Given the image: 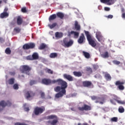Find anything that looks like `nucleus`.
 Masks as SVG:
<instances>
[{"label": "nucleus", "instance_id": "obj_1", "mask_svg": "<svg viewBox=\"0 0 125 125\" xmlns=\"http://www.w3.org/2000/svg\"><path fill=\"white\" fill-rule=\"evenodd\" d=\"M109 101L111 104L116 105V101L118 104H121L122 105H125V101H122L120 98L115 94H112L110 95Z\"/></svg>", "mask_w": 125, "mask_h": 125}, {"label": "nucleus", "instance_id": "obj_2", "mask_svg": "<svg viewBox=\"0 0 125 125\" xmlns=\"http://www.w3.org/2000/svg\"><path fill=\"white\" fill-rule=\"evenodd\" d=\"M53 83H58L59 85H61L62 90V92H66V88L68 87V83L66 81H64V80L59 79L57 80H54Z\"/></svg>", "mask_w": 125, "mask_h": 125}, {"label": "nucleus", "instance_id": "obj_3", "mask_svg": "<svg viewBox=\"0 0 125 125\" xmlns=\"http://www.w3.org/2000/svg\"><path fill=\"white\" fill-rule=\"evenodd\" d=\"M85 35L87 38V40L89 42V44L92 47H95L96 46V40L95 39L91 38V36L89 34V32L87 31H84Z\"/></svg>", "mask_w": 125, "mask_h": 125}, {"label": "nucleus", "instance_id": "obj_4", "mask_svg": "<svg viewBox=\"0 0 125 125\" xmlns=\"http://www.w3.org/2000/svg\"><path fill=\"white\" fill-rule=\"evenodd\" d=\"M31 70H32V68L27 65H21L20 68L21 73H22V74H26V75H28V76H29L30 74V71Z\"/></svg>", "mask_w": 125, "mask_h": 125}, {"label": "nucleus", "instance_id": "obj_5", "mask_svg": "<svg viewBox=\"0 0 125 125\" xmlns=\"http://www.w3.org/2000/svg\"><path fill=\"white\" fill-rule=\"evenodd\" d=\"M74 44V41L72 39H68V38H65L63 40V42L62 45L64 47H70Z\"/></svg>", "mask_w": 125, "mask_h": 125}, {"label": "nucleus", "instance_id": "obj_6", "mask_svg": "<svg viewBox=\"0 0 125 125\" xmlns=\"http://www.w3.org/2000/svg\"><path fill=\"white\" fill-rule=\"evenodd\" d=\"M82 84L84 87H87L88 88H93L94 87L92 82L89 81H83Z\"/></svg>", "mask_w": 125, "mask_h": 125}, {"label": "nucleus", "instance_id": "obj_7", "mask_svg": "<svg viewBox=\"0 0 125 125\" xmlns=\"http://www.w3.org/2000/svg\"><path fill=\"white\" fill-rule=\"evenodd\" d=\"M125 83V81H117L115 83V85H116L119 90H124L125 89V86L124 84Z\"/></svg>", "mask_w": 125, "mask_h": 125}, {"label": "nucleus", "instance_id": "obj_8", "mask_svg": "<svg viewBox=\"0 0 125 125\" xmlns=\"http://www.w3.org/2000/svg\"><path fill=\"white\" fill-rule=\"evenodd\" d=\"M35 46L36 44L34 43H26L23 45L22 48L24 50H27L28 49H33V48H35Z\"/></svg>", "mask_w": 125, "mask_h": 125}, {"label": "nucleus", "instance_id": "obj_9", "mask_svg": "<svg viewBox=\"0 0 125 125\" xmlns=\"http://www.w3.org/2000/svg\"><path fill=\"white\" fill-rule=\"evenodd\" d=\"M35 95H36V93L32 91H28L25 93L26 98L28 100L32 99L34 96H35Z\"/></svg>", "mask_w": 125, "mask_h": 125}, {"label": "nucleus", "instance_id": "obj_10", "mask_svg": "<svg viewBox=\"0 0 125 125\" xmlns=\"http://www.w3.org/2000/svg\"><path fill=\"white\" fill-rule=\"evenodd\" d=\"M7 11H8V8L6 7L4 8L3 12L0 15V18H7V17L9 16V14L7 13Z\"/></svg>", "mask_w": 125, "mask_h": 125}, {"label": "nucleus", "instance_id": "obj_11", "mask_svg": "<svg viewBox=\"0 0 125 125\" xmlns=\"http://www.w3.org/2000/svg\"><path fill=\"white\" fill-rule=\"evenodd\" d=\"M54 81H56V80H54L52 81L51 80H50L49 79L44 78V79H42V83L43 84H45L46 85H48L51 84L52 83H53Z\"/></svg>", "mask_w": 125, "mask_h": 125}, {"label": "nucleus", "instance_id": "obj_12", "mask_svg": "<svg viewBox=\"0 0 125 125\" xmlns=\"http://www.w3.org/2000/svg\"><path fill=\"white\" fill-rule=\"evenodd\" d=\"M11 102L9 101H7V102H5L3 100L0 102V107H2V108H5V107H6V106H11Z\"/></svg>", "mask_w": 125, "mask_h": 125}, {"label": "nucleus", "instance_id": "obj_13", "mask_svg": "<svg viewBox=\"0 0 125 125\" xmlns=\"http://www.w3.org/2000/svg\"><path fill=\"white\" fill-rule=\"evenodd\" d=\"M85 42V37H84V34H83V33H82L79 39L78 40V43L82 44V43H83V42Z\"/></svg>", "mask_w": 125, "mask_h": 125}, {"label": "nucleus", "instance_id": "obj_14", "mask_svg": "<svg viewBox=\"0 0 125 125\" xmlns=\"http://www.w3.org/2000/svg\"><path fill=\"white\" fill-rule=\"evenodd\" d=\"M102 3H106L107 5H112L114 4V0H100Z\"/></svg>", "mask_w": 125, "mask_h": 125}, {"label": "nucleus", "instance_id": "obj_15", "mask_svg": "<svg viewBox=\"0 0 125 125\" xmlns=\"http://www.w3.org/2000/svg\"><path fill=\"white\" fill-rule=\"evenodd\" d=\"M63 77L64 79L67 80V81H69V82H73L74 81V78L69 74H63Z\"/></svg>", "mask_w": 125, "mask_h": 125}, {"label": "nucleus", "instance_id": "obj_16", "mask_svg": "<svg viewBox=\"0 0 125 125\" xmlns=\"http://www.w3.org/2000/svg\"><path fill=\"white\" fill-rule=\"evenodd\" d=\"M64 95H66V92H63L62 90L55 95V98H60V97H63Z\"/></svg>", "mask_w": 125, "mask_h": 125}, {"label": "nucleus", "instance_id": "obj_17", "mask_svg": "<svg viewBox=\"0 0 125 125\" xmlns=\"http://www.w3.org/2000/svg\"><path fill=\"white\" fill-rule=\"evenodd\" d=\"M106 98H107V96L106 95H104L101 97H98V100H100V101H101L99 102L100 104H102V105L104 104V102L106 100Z\"/></svg>", "mask_w": 125, "mask_h": 125}, {"label": "nucleus", "instance_id": "obj_18", "mask_svg": "<svg viewBox=\"0 0 125 125\" xmlns=\"http://www.w3.org/2000/svg\"><path fill=\"white\" fill-rule=\"evenodd\" d=\"M75 28L76 31H81V25L79 24L78 21H76L74 23Z\"/></svg>", "mask_w": 125, "mask_h": 125}, {"label": "nucleus", "instance_id": "obj_19", "mask_svg": "<svg viewBox=\"0 0 125 125\" xmlns=\"http://www.w3.org/2000/svg\"><path fill=\"white\" fill-rule=\"evenodd\" d=\"M104 78L105 79L106 81L110 82L112 80V77L110 74L106 73L104 74Z\"/></svg>", "mask_w": 125, "mask_h": 125}, {"label": "nucleus", "instance_id": "obj_20", "mask_svg": "<svg viewBox=\"0 0 125 125\" xmlns=\"http://www.w3.org/2000/svg\"><path fill=\"white\" fill-rule=\"evenodd\" d=\"M73 75L75 77L80 78L83 76V73L81 71H74Z\"/></svg>", "mask_w": 125, "mask_h": 125}, {"label": "nucleus", "instance_id": "obj_21", "mask_svg": "<svg viewBox=\"0 0 125 125\" xmlns=\"http://www.w3.org/2000/svg\"><path fill=\"white\" fill-rule=\"evenodd\" d=\"M58 123V118H57L56 119H54L52 121H48V123L51 125H57Z\"/></svg>", "mask_w": 125, "mask_h": 125}, {"label": "nucleus", "instance_id": "obj_22", "mask_svg": "<svg viewBox=\"0 0 125 125\" xmlns=\"http://www.w3.org/2000/svg\"><path fill=\"white\" fill-rule=\"evenodd\" d=\"M70 34L71 35H73V34L74 36V38H75V39H78L79 38V36H80V33L77 31H71L70 32Z\"/></svg>", "mask_w": 125, "mask_h": 125}, {"label": "nucleus", "instance_id": "obj_23", "mask_svg": "<svg viewBox=\"0 0 125 125\" xmlns=\"http://www.w3.org/2000/svg\"><path fill=\"white\" fill-rule=\"evenodd\" d=\"M17 23L18 25H21L22 23H23V19L20 16L18 17L17 20Z\"/></svg>", "mask_w": 125, "mask_h": 125}, {"label": "nucleus", "instance_id": "obj_24", "mask_svg": "<svg viewBox=\"0 0 125 125\" xmlns=\"http://www.w3.org/2000/svg\"><path fill=\"white\" fill-rule=\"evenodd\" d=\"M44 48H47V45L44 43H42L39 47V49L40 50H42V49H44Z\"/></svg>", "mask_w": 125, "mask_h": 125}, {"label": "nucleus", "instance_id": "obj_25", "mask_svg": "<svg viewBox=\"0 0 125 125\" xmlns=\"http://www.w3.org/2000/svg\"><path fill=\"white\" fill-rule=\"evenodd\" d=\"M81 110H91V107L87 104H84L83 106L82 107Z\"/></svg>", "mask_w": 125, "mask_h": 125}, {"label": "nucleus", "instance_id": "obj_26", "mask_svg": "<svg viewBox=\"0 0 125 125\" xmlns=\"http://www.w3.org/2000/svg\"><path fill=\"white\" fill-rule=\"evenodd\" d=\"M32 58L33 59V60H37L38 59H39V54H38V53H34L32 54Z\"/></svg>", "mask_w": 125, "mask_h": 125}, {"label": "nucleus", "instance_id": "obj_27", "mask_svg": "<svg viewBox=\"0 0 125 125\" xmlns=\"http://www.w3.org/2000/svg\"><path fill=\"white\" fill-rule=\"evenodd\" d=\"M56 15L60 19H63L64 18V14L62 12H58Z\"/></svg>", "mask_w": 125, "mask_h": 125}, {"label": "nucleus", "instance_id": "obj_28", "mask_svg": "<svg viewBox=\"0 0 125 125\" xmlns=\"http://www.w3.org/2000/svg\"><path fill=\"white\" fill-rule=\"evenodd\" d=\"M83 54L84 57H85V58L87 59H89V58H90V54H89V53L83 51Z\"/></svg>", "mask_w": 125, "mask_h": 125}, {"label": "nucleus", "instance_id": "obj_29", "mask_svg": "<svg viewBox=\"0 0 125 125\" xmlns=\"http://www.w3.org/2000/svg\"><path fill=\"white\" fill-rule=\"evenodd\" d=\"M55 19H56V15L53 14V15L50 16V17L49 18V22H51V21H52V20H54Z\"/></svg>", "mask_w": 125, "mask_h": 125}, {"label": "nucleus", "instance_id": "obj_30", "mask_svg": "<svg viewBox=\"0 0 125 125\" xmlns=\"http://www.w3.org/2000/svg\"><path fill=\"white\" fill-rule=\"evenodd\" d=\"M58 56V54L57 53H51L50 55V58H56Z\"/></svg>", "mask_w": 125, "mask_h": 125}, {"label": "nucleus", "instance_id": "obj_31", "mask_svg": "<svg viewBox=\"0 0 125 125\" xmlns=\"http://www.w3.org/2000/svg\"><path fill=\"white\" fill-rule=\"evenodd\" d=\"M48 120H53L58 119V117L56 115H51L47 117Z\"/></svg>", "mask_w": 125, "mask_h": 125}, {"label": "nucleus", "instance_id": "obj_32", "mask_svg": "<svg viewBox=\"0 0 125 125\" xmlns=\"http://www.w3.org/2000/svg\"><path fill=\"white\" fill-rule=\"evenodd\" d=\"M85 70H86V71L87 72V73H88V74H92L93 72L92 70V68H91V67H86Z\"/></svg>", "mask_w": 125, "mask_h": 125}, {"label": "nucleus", "instance_id": "obj_33", "mask_svg": "<svg viewBox=\"0 0 125 125\" xmlns=\"http://www.w3.org/2000/svg\"><path fill=\"white\" fill-rule=\"evenodd\" d=\"M103 58H108L109 57V53L108 52H105L103 54L101 55Z\"/></svg>", "mask_w": 125, "mask_h": 125}, {"label": "nucleus", "instance_id": "obj_34", "mask_svg": "<svg viewBox=\"0 0 125 125\" xmlns=\"http://www.w3.org/2000/svg\"><path fill=\"white\" fill-rule=\"evenodd\" d=\"M62 90V87L60 86H57V87L54 88V90L56 92H60V90Z\"/></svg>", "mask_w": 125, "mask_h": 125}, {"label": "nucleus", "instance_id": "obj_35", "mask_svg": "<svg viewBox=\"0 0 125 125\" xmlns=\"http://www.w3.org/2000/svg\"><path fill=\"white\" fill-rule=\"evenodd\" d=\"M55 37L56 38H62L63 37V34L59 32H56Z\"/></svg>", "mask_w": 125, "mask_h": 125}, {"label": "nucleus", "instance_id": "obj_36", "mask_svg": "<svg viewBox=\"0 0 125 125\" xmlns=\"http://www.w3.org/2000/svg\"><path fill=\"white\" fill-rule=\"evenodd\" d=\"M43 112V110H35L34 113L35 115H38L39 114H42Z\"/></svg>", "mask_w": 125, "mask_h": 125}, {"label": "nucleus", "instance_id": "obj_37", "mask_svg": "<svg viewBox=\"0 0 125 125\" xmlns=\"http://www.w3.org/2000/svg\"><path fill=\"white\" fill-rule=\"evenodd\" d=\"M14 81H15V79L14 78H11L9 79V84H13L14 83Z\"/></svg>", "mask_w": 125, "mask_h": 125}, {"label": "nucleus", "instance_id": "obj_38", "mask_svg": "<svg viewBox=\"0 0 125 125\" xmlns=\"http://www.w3.org/2000/svg\"><path fill=\"white\" fill-rule=\"evenodd\" d=\"M5 52L6 54H11V50H10V48H7L5 50Z\"/></svg>", "mask_w": 125, "mask_h": 125}, {"label": "nucleus", "instance_id": "obj_39", "mask_svg": "<svg viewBox=\"0 0 125 125\" xmlns=\"http://www.w3.org/2000/svg\"><path fill=\"white\" fill-rule=\"evenodd\" d=\"M21 31V29L19 27H16L14 29V32L17 33V34L19 33Z\"/></svg>", "mask_w": 125, "mask_h": 125}, {"label": "nucleus", "instance_id": "obj_40", "mask_svg": "<svg viewBox=\"0 0 125 125\" xmlns=\"http://www.w3.org/2000/svg\"><path fill=\"white\" fill-rule=\"evenodd\" d=\"M22 107L24 108V110H30V108H29V105H28L27 104H24Z\"/></svg>", "mask_w": 125, "mask_h": 125}, {"label": "nucleus", "instance_id": "obj_41", "mask_svg": "<svg viewBox=\"0 0 125 125\" xmlns=\"http://www.w3.org/2000/svg\"><path fill=\"white\" fill-rule=\"evenodd\" d=\"M57 25V23H56V22H55L53 23L52 25L49 24L48 26L50 29H53V28H54V27H56Z\"/></svg>", "mask_w": 125, "mask_h": 125}, {"label": "nucleus", "instance_id": "obj_42", "mask_svg": "<svg viewBox=\"0 0 125 125\" xmlns=\"http://www.w3.org/2000/svg\"><path fill=\"white\" fill-rule=\"evenodd\" d=\"M26 60H30V61L34 60L33 59V56H31V55L27 56L26 57Z\"/></svg>", "mask_w": 125, "mask_h": 125}, {"label": "nucleus", "instance_id": "obj_43", "mask_svg": "<svg viewBox=\"0 0 125 125\" xmlns=\"http://www.w3.org/2000/svg\"><path fill=\"white\" fill-rule=\"evenodd\" d=\"M113 64H115V65H120V64H121V62L119 61H117V60H114L113 61Z\"/></svg>", "mask_w": 125, "mask_h": 125}, {"label": "nucleus", "instance_id": "obj_44", "mask_svg": "<svg viewBox=\"0 0 125 125\" xmlns=\"http://www.w3.org/2000/svg\"><path fill=\"white\" fill-rule=\"evenodd\" d=\"M46 73H48V74H51V75H52L53 74V71L51 70L50 69L47 68L46 69Z\"/></svg>", "mask_w": 125, "mask_h": 125}, {"label": "nucleus", "instance_id": "obj_45", "mask_svg": "<svg viewBox=\"0 0 125 125\" xmlns=\"http://www.w3.org/2000/svg\"><path fill=\"white\" fill-rule=\"evenodd\" d=\"M41 98L42 99H44V98H45V94H44V92H40Z\"/></svg>", "mask_w": 125, "mask_h": 125}, {"label": "nucleus", "instance_id": "obj_46", "mask_svg": "<svg viewBox=\"0 0 125 125\" xmlns=\"http://www.w3.org/2000/svg\"><path fill=\"white\" fill-rule=\"evenodd\" d=\"M111 122L117 123L118 122V117H113L111 119Z\"/></svg>", "mask_w": 125, "mask_h": 125}, {"label": "nucleus", "instance_id": "obj_47", "mask_svg": "<svg viewBox=\"0 0 125 125\" xmlns=\"http://www.w3.org/2000/svg\"><path fill=\"white\" fill-rule=\"evenodd\" d=\"M45 108L44 106H42L41 107H39L38 106L36 107L34 110H44Z\"/></svg>", "mask_w": 125, "mask_h": 125}, {"label": "nucleus", "instance_id": "obj_48", "mask_svg": "<svg viewBox=\"0 0 125 125\" xmlns=\"http://www.w3.org/2000/svg\"><path fill=\"white\" fill-rule=\"evenodd\" d=\"M13 88L14 89H16V90L19 89V86L18 85V84L17 83L14 84L13 85Z\"/></svg>", "mask_w": 125, "mask_h": 125}, {"label": "nucleus", "instance_id": "obj_49", "mask_svg": "<svg viewBox=\"0 0 125 125\" xmlns=\"http://www.w3.org/2000/svg\"><path fill=\"white\" fill-rule=\"evenodd\" d=\"M36 81H34V80H31L30 82V85H33V84H36Z\"/></svg>", "mask_w": 125, "mask_h": 125}, {"label": "nucleus", "instance_id": "obj_50", "mask_svg": "<svg viewBox=\"0 0 125 125\" xmlns=\"http://www.w3.org/2000/svg\"><path fill=\"white\" fill-rule=\"evenodd\" d=\"M92 100H98V97L95 96H93L91 97Z\"/></svg>", "mask_w": 125, "mask_h": 125}, {"label": "nucleus", "instance_id": "obj_51", "mask_svg": "<svg viewBox=\"0 0 125 125\" xmlns=\"http://www.w3.org/2000/svg\"><path fill=\"white\" fill-rule=\"evenodd\" d=\"M21 12H23V13H26L27 12V9H26V7H23L21 8Z\"/></svg>", "mask_w": 125, "mask_h": 125}, {"label": "nucleus", "instance_id": "obj_52", "mask_svg": "<svg viewBox=\"0 0 125 125\" xmlns=\"http://www.w3.org/2000/svg\"><path fill=\"white\" fill-rule=\"evenodd\" d=\"M93 69H94V70H97V69L99 68V66H98V65L97 64H94L93 65Z\"/></svg>", "mask_w": 125, "mask_h": 125}, {"label": "nucleus", "instance_id": "obj_53", "mask_svg": "<svg viewBox=\"0 0 125 125\" xmlns=\"http://www.w3.org/2000/svg\"><path fill=\"white\" fill-rule=\"evenodd\" d=\"M96 38L98 42H100V35H98L97 33H96Z\"/></svg>", "mask_w": 125, "mask_h": 125}, {"label": "nucleus", "instance_id": "obj_54", "mask_svg": "<svg viewBox=\"0 0 125 125\" xmlns=\"http://www.w3.org/2000/svg\"><path fill=\"white\" fill-rule=\"evenodd\" d=\"M110 8L108 7H104V10L105 11H110Z\"/></svg>", "mask_w": 125, "mask_h": 125}, {"label": "nucleus", "instance_id": "obj_55", "mask_svg": "<svg viewBox=\"0 0 125 125\" xmlns=\"http://www.w3.org/2000/svg\"><path fill=\"white\" fill-rule=\"evenodd\" d=\"M9 74L11 76H15V72L13 71V72H9Z\"/></svg>", "mask_w": 125, "mask_h": 125}, {"label": "nucleus", "instance_id": "obj_56", "mask_svg": "<svg viewBox=\"0 0 125 125\" xmlns=\"http://www.w3.org/2000/svg\"><path fill=\"white\" fill-rule=\"evenodd\" d=\"M113 15H109L107 17V18H108V19H112V18H113Z\"/></svg>", "mask_w": 125, "mask_h": 125}, {"label": "nucleus", "instance_id": "obj_57", "mask_svg": "<svg viewBox=\"0 0 125 125\" xmlns=\"http://www.w3.org/2000/svg\"><path fill=\"white\" fill-rule=\"evenodd\" d=\"M18 78L19 79L22 80V78H24V75H19Z\"/></svg>", "mask_w": 125, "mask_h": 125}, {"label": "nucleus", "instance_id": "obj_58", "mask_svg": "<svg viewBox=\"0 0 125 125\" xmlns=\"http://www.w3.org/2000/svg\"><path fill=\"white\" fill-rule=\"evenodd\" d=\"M4 42V40L2 39V38L0 37V42Z\"/></svg>", "mask_w": 125, "mask_h": 125}, {"label": "nucleus", "instance_id": "obj_59", "mask_svg": "<svg viewBox=\"0 0 125 125\" xmlns=\"http://www.w3.org/2000/svg\"><path fill=\"white\" fill-rule=\"evenodd\" d=\"M118 110H125V108L123 106H120Z\"/></svg>", "mask_w": 125, "mask_h": 125}, {"label": "nucleus", "instance_id": "obj_60", "mask_svg": "<svg viewBox=\"0 0 125 125\" xmlns=\"http://www.w3.org/2000/svg\"><path fill=\"white\" fill-rule=\"evenodd\" d=\"M119 113H124L125 112V110H119Z\"/></svg>", "mask_w": 125, "mask_h": 125}, {"label": "nucleus", "instance_id": "obj_61", "mask_svg": "<svg viewBox=\"0 0 125 125\" xmlns=\"http://www.w3.org/2000/svg\"><path fill=\"white\" fill-rule=\"evenodd\" d=\"M122 18H124L125 19V13H124L122 14Z\"/></svg>", "mask_w": 125, "mask_h": 125}, {"label": "nucleus", "instance_id": "obj_62", "mask_svg": "<svg viewBox=\"0 0 125 125\" xmlns=\"http://www.w3.org/2000/svg\"><path fill=\"white\" fill-rule=\"evenodd\" d=\"M3 1L5 3H7V0H3Z\"/></svg>", "mask_w": 125, "mask_h": 125}, {"label": "nucleus", "instance_id": "obj_63", "mask_svg": "<svg viewBox=\"0 0 125 125\" xmlns=\"http://www.w3.org/2000/svg\"><path fill=\"white\" fill-rule=\"evenodd\" d=\"M121 11L122 12H125V9L122 8Z\"/></svg>", "mask_w": 125, "mask_h": 125}, {"label": "nucleus", "instance_id": "obj_64", "mask_svg": "<svg viewBox=\"0 0 125 125\" xmlns=\"http://www.w3.org/2000/svg\"><path fill=\"white\" fill-rule=\"evenodd\" d=\"M83 125H88V124L87 123H83Z\"/></svg>", "mask_w": 125, "mask_h": 125}]
</instances>
